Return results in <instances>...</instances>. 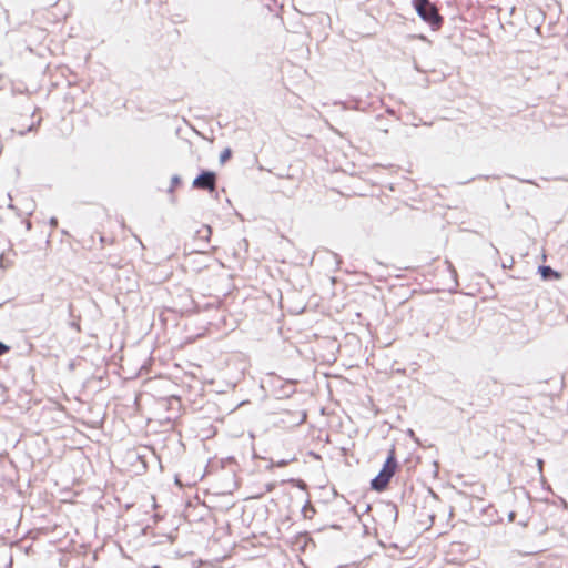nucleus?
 I'll list each match as a JSON object with an SVG mask.
<instances>
[{
	"label": "nucleus",
	"instance_id": "f257e3e1",
	"mask_svg": "<svg viewBox=\"0 0 568 568\" xmlns=\"http://www.w3.org/2000/svg\"><path fill=\"white\" fill-rule=\"evenodd\" d=\"M398 463L395 450L390 449L379 473L371 480V488L375 491H384L396 473Z\"/></svg>",
	"mask_w": 568,
	"mask_h": 568
},
{
	"label": "nucleus",
	"instance_id": "f03ea898",
	"mask_svg": "<svg viewBox=\"0 0 568 568\" xmlns=\"http://www.w3.org/2000/svg\"><path fill=\"white\" fill-rule=\"evenodd\" d=\"M413 7L418 17L428 23L433 30L440 28L443 18L439 16L437 8L429 0H413Z\"/></svg>",
	"mask_w": 568,
	"mask_h": 568
},
{
	"label": "nucleus",
	"instance_id": "7ed1b4c3",
	"mask_svg": "<svg viewBox=\"0 0 568 568\" xmlns=\"http://www.w3.org/2000/svg\"><path fill=\"white\" fill-rule=\"evenodd\" d=\"M194 189L207 190L210 192L216 189V174L213 171L203 170L192 183Z\"/></svg>",
	"mask_w": 568,
	"mask_h": 568
},
{
	"label": "nucleus",
	"instance_id": "20e7f679",
	"mask_svg": "<svg viewBox=\"0 0 568 568\" xmlns=\"http://www.w3.org/2000/svg\"><path fill=\"white\" fill-rule=\"evenodd\" d=\"M7 197L9 199L8 209L14 211L18 216L31 215L36 209V203L30 197L23 199L19 206L12 204V197L10 194H8Z\"/></svg>",
	"mask_w": 568,
	"mask_h": 568
},
{
	"label": "nucleus",
	"instance_id": "39448f33",
	"mask_svg": "<svg viewBox=\"0 0 568 568\" xmlns=\"http://www.w3.org/2000/svg\"><path fill=\"white\" fill-rule=\"evenodd\" d=\"M539 272L542 278L548 280L551 276L559 278V273L554 271L550 266H539Z\"/></svg>",
	"mask_w": 568,
	"mask_h": 568
},
{
	"label": "nucleus",
	"instance_id": "423d86ee",
	"mask_svg": "<svg viewBox=\"0 0 568 568\" xmlns=\"http://www.w3.org/2000/svg\"><path fill=\"white\" fill-rule=\"evenodd\" d=\"M232 155V150L230 148L224 149L220 154V162L225 163Z\"/></svg>",
	"mask_w": 568,
	"mask_h": 568
},
{
	"label": "nucleus",
	"instance_id": "0eeeda50",
	"mask_svg": "<svg viewBox=\"0 0 568 568\" xmlns=\"http://www.w3.org/2000/svg\"><path fill=\"white\" fill-rule=\"evenodd\" d=\"M181 183V178L178 174H174L171 178V186L169 187L168 192L173 193L174 187Z\"/></svg>",
	"mask_w": 568,
	"mask_h": 568
},
{
	"label": "nucleus",
	"instance_id": "6e6552de",
	"mask_svg": "<svg viewBox=\"0 0 568 568\" xmlns=\"http://www.w3.org/2000/svg\"><path fill=\"white\" fill-rule=\"evenodd\" d=\"M10 347L0 341V356L9 352Z\"/></svg>",
	"mask_w": 568,
	"mask_h": 568
},
{
	"label": "nucleus",
	"instance_id": "1a4fd4ad",
	"mask_svg": "<svg viewBox=\"0 0 568 568\" xmlns=\"http://www.w3.org/2000/svg\"><path fill=\"white\" fill-rule=\"evenodd\" d=\"M0 267L1 268H6L7 267L3 254H0Z\"/></svg>",
	"mask_w": 568,
	"mask_h": 568
},
{
	"label": "nucleus",
	"instance_id": "9d476101",
	"mask_svg": "<svg viewBox=\"0 0 568 568\" xmlns=\"http://www.w3.org/2000/svg\"><path fill=\"white\" fill-rule=\"evenodd\" d=\"M50 225H51L52 227H57V226H58V220H57V217H51V219H50Z\"/></svg>",
	"mask_w": 568,
	"mask_h": 568
},
{
	"label": "nucleus",
	"instance_id": "9b49d317",
	"mask_svg": "<svg viewBox=\"0 0 568 568\" xmlns=\"http://www.w3.org/2000/svg\"><path fill=\"white\" fill-rule=\"evenodd\" d=\"M542 465H544L542 459H537V466H538V469H539L540 473L542 470Z\"/></svg>",
	"mask_w": 568,
	"mask_h": 568
},
{
	"label": "nucleus",
	"instance_id": "f8f14e48",
	"mask_svg": "<svg viewBox=\"0 0 568 568\" xmlns=\"http://www.w3.org/2000/svg\"><path fill=\"white\" fill-rule=\"evenodd\" d=\"M515 516H516L515 513H513V511L509 513V516H508L509 521H513L515 519Z\"/></svg>",
	"mask_w": 568,
	"mask_h": 568
},
{
	"label": "nucleus",
	"instance_id": "ddd939ff",
	"mask_svg": "<svg viewBox=\"0 0 568 568\" xmlns=\"http://www.w3.org/2000/svg\"><path fill=\"white\" fill-rule=\"evenodd\" d=\"M26 227H27L28 231L31 230V222L30 221L26 222Z\"/></svg>",
	"mask_w": 568,
	"mask_h": 568
},
{
	"label": "nucleus",
	"instance_id": "4468645a",
	"mask_svg": "<svg viewBox=\"0 0 568 568\" xmlns=\"http://www.w3.org/2000/svg\"><path fill=\"white\" fill-rule=\"evenodd\" d=\"M448 267H449V270H450L454 274L456 273V272H455V270L453 268V265H452L450 263H448Z\"/></svg>",
	"mask_w": 568,
	"mask_h": 568
}]
</instances>
